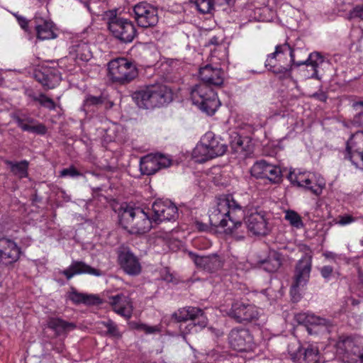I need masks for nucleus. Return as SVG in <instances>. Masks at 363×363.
Instances as JSON below:
<instances>
[{
    "instance_id": "obj_54",
    "label": "nucleus",
    "mask_w": 363,
    "mask_h": 363,
    "mask_svg": "<svg viewBox=\"0 0 363 363\" xmlns=\"http://www.w3.org/2000/svg\"><path fill=\"white\" fill-rule=\"evenodd\" d=\"M310 97L321 102H326L328 98L327 93L323 91L322 90H319L318 91L313 93L310 96Z\"/></svg>"
},
{
    "instance_id": "obj_8",
    "label": "nucleus",
    "mask_w": 363,
    "mask_h": 363,
    "mask_svg": "<svg viewBox=\"0 0 363 363\" xmlns=\"http://www.w3.org/2000/svg\"><path fill=\"white\" fill-rule=\"evenodd\" d=\"M344 159L356 168L363 170V130L350 135L342 152Z\"/></svg>"
},
{
    "instance_id": "obj_2",
    "label": "nucleus",
    "mask_w": 363,
    "mask_h": 363,
    "mask_svg": "<svg viewBox=\"0 0 363 363\" xmlns=\"http://www.w3.org/2000/svg\"><path fill=\"white\" fill-rule=\"evenodd\" d=\"M303 52L306 54V52L303 50V49L299 48H294L289 44V50L279 53L277 55V60L281 64H286L289 65L290 72L291 71L293 66H311L313 72L311 76V78L317 80H321L322 77L319 74L318 68L324 63L327 62L325 57L320 52H313L310 53L306 60H297V54Z\"/></svg>"
},
{
    "instance_id": "obj_13",
    "label": "nucleus",
    "mask_w": 363,
    "mask_h": 363,
    "mask_svg": "<svg viewBox=\"0 0 363 363\" xmlns=\"http://www.w3.org/2000/svg\"><path fill=\"white\" fill-rule=\"evenodd\" d=\"M228 315L237 323H249L258 318L259 312L257 308L253 304L235 301L228 311Z\"/></svg>"
},
{
    "instance_id": "obj_20",
    "label": "nucleus",
    "mask_w": 363,
    "mask_h": 363,
    "mask_svg": "<svg viewBox=\"0 0 363 363\" xmlns=\"http://www.w3.org/2000/svg\"><path fill=\"white\" fill-rule=\"evenodd\" d=\"M21 254V248L12 240L0 238V262L4 265H11L16 262Z\"/></svg>"
},
{
    "instance_id": "obj_39",
    "label": "nucleus",
    "mask_w": 363,
    "mask_h": 363,
    "mask_svg": "<svg viewBox=\"0 0 363 363\" xmlns=\"http://www.w3.org/2000/svg\"><path fill=\"white\" fill-rule=\"evenodd\" d=\"M282 177L281 168L277 165L270 164L263 179L268 181L270 184H278L282 182Z\"/></svg>"
},
{
    "instance_id": "obj_55",
    "label": "nucleus",
    "mask_w": 363,
    "mask_h": 363,
    "mask_svg": "<svg viewBox=\"0 0 363 363\" xmlns=\"http://www.w3.org/2000/svg\"><path fill=\"white\" fill-rule=\"evenodd\" d=\"M135 328L144 330L147 334L154 333L157 330L156 327L148 326L143 323L137 324Z\"/></svg>"
},
{
    "instance_id": "obj_57",
    "label": "nucleus",
    "mask_w": 363,
    "mask_h": 363,
    "mask_svg": "<svg viewBox=\"0 0 363 363\" xmlns=\"http://www.w3.org/2000/svg\"><path fill=\"white\" fill-rule=\"evenodd\" d=\"M303 50L306 52V54H304L303 52L297 54V57H296L297 60H306L307 58V57L310 55V54H308V55L307 54V51L306 50Z\"/></svg>"
},
{
    "instance_id": "obj_16",
    "label": "nucleus",
    "mask_w": 363,
    "mask_h": 363,
    "mask_svg": "<svg viewBox=\"0 0 363 363\" xmlns=\"http://www.w3.org/2000/svg\"><path fill=\"white\" fill-rule=\"evenodd\" d=\"M69 55L78 65L89 62L93 57L90 43L80 37L74 38L71 41Z\"/></svg>"
},
{
    "instance_id": "obj_36",
    "label": "nucleus",
    "mask_w": 363,
    "mask_h": 363,
    "mask_svg": "<svg viewBox=\"0 0 363 363\" xmlns=\"http://www.w3.org/2000/svg\"><path fill=\"white\" fill-rule=\"evenodd\" d=\"M259 267L264 271L274 273L277 272L281 265V259L280 255L278 253H273L267 257V259L259 262Z\"/></svg>"
},
{
    "instance_id": "obj_49",
    "label": "nucleus",
    "mask_w": 363,
    "mask_h": 363,
    "mask_svg": "<svg viewBox=\"0 0 363 363\" xmlns=\"http://www.w3.org/2000/svg\"><path fill=\"white\" fill-rule=\"evenodd\" d=\"M193 245L198 249L206 250L211 246V242L204 237H199L194 240Z\"/></svg>"
},
{
    "instance_id": "obj_32",
    "label": "nucleus",
    "mask_w": 363,
    "mask_h": 363,
    "mask_svg": "<svg viewBox=\"0 0 363 363\" xmlns=\"http://www.w3.org/2000/svg\"><path fill=\"white\" fill-rule=\"evenodd\" d=\"M68 298L77 305L84 303L88 306H94L101 303V299L99 296L78 292L74 288L68 294Z\"/></svg>"
},
{
    "instance_id": "obj_1",
    "label": "nucleus",
    "mask_w": 363,
    "mask_h": 363,
    "mask_svg": "<svg viewBox=\"0 0 363 363\" xmlns=\"http://www.w3.org/2000/svg\"><path fill=\"white\" fill-rule=\"evenodd\" d=\"M245 205L236 200L232 194L218 199L217 207L210 216L212 225L225 228L227 233L238 235L242 227V220L247 231L255 236H266L271 232L267 212L259 207H252L245 214Z\"/></svg>"
},
{
    "instance_id": "obj_26",
    "label": "nucleus",
    "mask_w": 363,
    "mask_h": 363,
    "mask_svg": "<svg viewBox=\"0 0 363 363\" xmlns=\"http://www.w3.org/2000/svg\"><path fill=\"white\" fill-rule=\"evenodd\" d=\"M152 85V108L161 107L172 101V90L166 85L157 84Z\"/></svg>"
},
{
    "instance_id": "obj_58",
    "label": "nucleus",
    "mask_w": 363,
    "mask_h": 363,
    "mask_svg": "<svg viewBox=\"0 0 363 363\" xmlns=\"http://www.w3.org/2000/svg\"><path fill=\"white\" fill-rule=\"evenodd\" d=\"M324 256L326 258L333 259L335 257V254L331 252H328L324 254Z\"/></svg>"
},
{
    "instance_id": "obj_38",
    "label": "nucleus",
    "mask_w": 363,
    "mask_h": 363,
    "mask_svg": "<svg viewBox=\"0 0 363 363\" xmlns=\"http://www.w3.org/2000/svg\"><path fill=\"white\" fill-rule=\"evenodd\" d=\"M104 103V98L102 96H95L88 94L83 101L82 108L86 113L95 112Z\"/></svg>"
},
{
    "instance_id": "obj_33",
    "label": "nucleus",
    "mask_w": 363,
    "mask_h": 363,
    "mask_svg": "<svg viewBox=\"0 0 363 363\" xmlns=\"http://www.w3.org/2000/svg\"><path fill=\"white\" fill-rule=\"evenodd\" d=\"M336 347L337 351L343 354L348 359L355 350H358V346L355 345L351 336H340L336 343Z\"/></svg>"
},
{
    "instance_id": "obj_60",
    "label": "nucleus",
    "mask_w": 363,
    "mask_h": 363,
    "mask_svg": "<svg viewBox=\"0 0 363 363\" xmlns=\"http://www.w3.org/2000/svg\"><path fill=\"white\" fill-rule=\"evenodd\" d=\"M211 43L214 44L215 43L214 42H216V40L211 39Z\"/></svg>"
},
{
    "instance_id": "obj_3",
    "label": "nucleus",
    "mask_w": 363,
    "mask_h": 363,
    "mask_svg": "<svg viewBox=\"0 0 363 363\" xmlns=\"http://www.w3.org/2000/svg\"><path fill=\"white\" fill-rule=\"evenodd\" d=\"M228 146L220 138L208 131L201 138L193 151V157L196 162L204 163L211 159L223 155Z\"/></svg>"
},
{
    "instance_id": "obj_25",
    "label": "nucleus",
    "mask_w": 363,
    "mask_h": 363,
    "mask_svg": "<svg viewBox=\"0 0 363 363\" xmlns=\"http://www.w3.org/2000/svg\"><path fill=\"white\" fill-rule=\"evenodd\" d=\"M109 303L112 306L114 312L124 317L126 319H130L133 313V306L130 298L123 294H118L115 296L109 297Z\"/></svg>"
},
{
    "instance_id": "obj_28",
    "label": "nucleus",
    "mask_w": 363,
    "mask_h": 363,
    "mask_svg": "<svg viewBox=\"0 0 363 363\" xmlns=\"http://www.w3.org/2000/svg\"><path fill=\"white\" fill-rule=\"evenodd\" d=\"M13 119L17 123L22 130L35 133L40 135H44L48 131V128L43 123H38L35 125H30L35 122V120L31 117H26L22 118L20 116L14 114Z\"/></svg>"
},
{
    "instance_id": "obj_21",
    "label": "nucleus",
    "mask_w": 363,
    "mask_h": 363,
    "mask_svg": "<svg viewBox=\"0 0 363 363\" xmlns=\"http://www.w3.org/2000/svg\"><path fill=\"white\" fill-rule=\"evenodd\" d=\"M199 83H205L211 87H220L224 82V72L218 67H213L211 65L201 67L199 69Z\"/></svg>"
},
{
    "instance_id": "obj_44",
    "label": "nucleus",
    "mask_w": 363,
    "mask_h": 363,
    "mask_svg": "<svg viewBox=\"0 0 363 363\" xmlns=\"http://www.w3.org/2000/svg\"><path fill=\"white\" fill-rule=\"evenodd\" d=\"M352 107L357 112L352 119V124L357 127L363 128V101H355Z\"/></svg>"
},
{
    "instance_id": "obj_43",
    "label": "nucleus",
    "mask_w": 363,
    "mask_h": 363,
    "mask_svg": "<svg viewBox=\"0 0 363 363\" xmlns=\"http://www.w3.org/2000/svg\"><path fill=\"white\" fill-rule=\"evenodd\" d=\"M33 101L38 102L40 105L50 111H54L56 108L55 102L50 97L47 96L45 94L40 93L38 96L35 94L30 95Z\"/></svg>"
},
{
    "instance_id": "obj_56",
    "label": "nucleus",
    "mask_w": 363,
    "mask_h": 363,
    "mask_svg": "<svg viewBox=\"0 0 363 363\" xmlns=\"http://www.w3.org/2000/svg\"><path fill=\"white\" fill-rule=\"evenodd\" d=\"M354 218L351 215H345L340 217L339 223L342 225L350 224L354 221Z\"/></svg>"
},
{
    "instance_id": "obj_30",
    "label": "nucleus",
    "mask_w": 363,
    "mask_h": 363,
    "mask_svg": "<svg viewBox=\"0 0 363 363\" xmlns=\"http://www.w3.org/2000/svg\"><path fill=\"white\" fill-rule=\"evenodd\" d=\"M136 208L125 203L121 206L118 211L119 224L124 229H130L136 215Z\"/></svg>"
},
{
    "instance_id": "obj_22",
    "label": "nucleus",
    "mask_w": 363,
    "mask_h": 363,
    "mask_svg": "<svg viewBox=\"0 0 363 363\" xmlns=\"http://www.w3.org/2000/svg\"><path fill=\"white\" fill-rule=\"evenodd\" d=\"M155 221L152 219V213L150 210L145 211L140 207L136 208V215L130 229L133 233L144 234L147 233L152 228Z\"/></svg>"
},
{
    "instance_id": "obj_15",
    "label": "nucleus",
    "mask_w": 363,
    "mask_h": 363,
    "mask_svg": "<svg viewBox=\"0 0 363 363\" xmlns=\"http://www.w3.org/2000/svg\"><path fill=\"white\" fill-rule=\"evenodd\" d=\"M289 50V43L277 45L274 52L269 54L264 62L265 67L279 78H286L290 76V68L286 64H281L277 60V55Z\"/></svg>"
},
{
    "instance_id": "obj_52",
    "label": "nucleus",
    "mask_w": 363,
    "mask_h": 363,
    "mask_svg": "<svg viewBox=\"0 0 363 363\" xmlns=\"http://www.w3.org/2000/svg\"><path fill=\"white\" fill-rule=\"evenodd\" d=\"M320 273L323 278L328 280L333 273V267L329 265H325L320 269Z\"/></svg>"
},
{
    "instance_id": "obj_48",
    "label": "nucleus",
    "mask_w": 363,
    "mask_h": 363,
    "mask_svg": "<svg viewBox=\"0 0 363 363\" xmlns=\"http://www.w3.org/2000/svg\"><path fill=\"white\" fill-rule=\"evenodd\" d=\"M79 176H82V173L73 165L68 168L63 169L60 172V177H69L74 178Z\"/></svg>"
},
{
    "instance_id": "obj_41",
    "label": "nucleus",
    "mask_w": 363,
    "mask_h": 363,
    "mask_svg": "<svg viewBox=\"0 0 363 363\" xmlns=\"http://www.w3.org/2000/svg\"><path fill=\"white\" fill-rule=\"evenodd\" d=\"M195 262L196 264H203L205 268L209 270H216L220 267V262L217 257L212 258L207 257H197Z\"/></svg>"
},
{
    "instance_id": "obj_6",
    "label": "nucleus",
    "mask_w": 363,
    "mask_h": 363,
    "mask_svg": "<svg viewBox=\"0 0 363 363\" xmlns=\"http://www.w3.org/2000/svg\"><path fill=\"white\" fill-rule=\"evenodd\" d=\"M108 28L112 35L123 43H131L137 31L131 21L121 17L116 10H110L106 13Z\"/></svg>"
},
{
    "instance_id": "obj_18",
    "label": "nucleus",
    "mask_w": 363,
    "mask_h": 363,
    "mask_svg": "<svg viewBox=\"0 0 363 363\" xmlns=\"http://www.w3.org/2000/svg\"><path fill=\"white\" fill-rule=\"evenodd\" d=\"M118 262L123 271L130 276H138L141 273L142 266L139 259L128 248L118 252Z\"/></svg>"
},
{
    "instance_id": "obj_46",
    "label": "nucleus",
    "mask_w": 363,
    "mask_h": 363,
    "mask_svg": "<svg viewBox=\"0 0 363 363\" xmlns=\"http://www.w3.org/2000/svg\"><path fill=\"white\" fill-rule=\"evenodd\" d=\"M101 324L107 329L106 335L114 337H120L121 336L117 325L113 320L103 321Z\"/></svg>"
},
{
    "instance_id": "obj_4",
    "label": "nucleus",
    "mask_w": 363,
    "mask_h": 363,
    "mask_svg": "<svg viewBox=\"0 0 363 363\" xmlns=\"http://www.w3.org/2000/svg\"><path fill=\"white\" fill-rule=\"evenodd\" d=\"M190 97L194 105L209 116L213 115L220 105L216 90L205 83L193 86Z\"/></svg>"
},
{
    "instance_id": "obj_53",
    "label": "nucleus",
    "mask_w": 363,
    "mask_h": 363,
    "mask_svg": "<svg viewBox=\"0 0 363 363\" xmlns=\"http://www.w3.org/2000/svg\"><path fill=\"white\" fill-rule=\"evenodd\" d=\"M349 360L354 363H363V352L360 351L358 347V350H355L349 358Z\"/></svg>"
},
{
    "instance_id": "obj_9",
    "label": "nucleus",
    "mask_w": 363,
    "mask_h": 363,
    "mask_svg": "<svg viewBox=\"0 0 363 363\" xmlns=\"http://www.w3.org/2000/svg\"><path fill=\"white\" fill-rule=\"evenodd\" d=\"M30 26L33 28L36 38L39 40H52L57 37V28L54 22L40 13H36L30 20Z\"/></svg>"
},
{
    "instance_id": "obj_35",
    "label": "nucleus",
    "mask_w": 363,
    "mask_h": 363,
    "mask_svg": "<svg viewBox=\"0 0 363 363\" xmlns=\"http://www.w3.org/2000/svg\"><path fill=\"white\" fill-rule=\"evenodd\" d=\"M231 0H194V2L201 13H211L216 6L228 5Z\"/></svg>"
},
{
    "instance_id": "obj_11",
    "label": "nucleus",
    "mask_w": 363,
    "mask_h": 363,
    "mask_svg": "<svg viewBox=\"0 0 363 363\" xmlns=\"http://www.w3.org/2000/svg\"><path fill=\"white\" fill-rule=\"evenodd\" d=\"M172 162L170 158L161 153L147 155L140 159V170L143 174L152 175L170 167Z\"/></svg>"
},
{
    "instance_id": "obj_19",
    "label": "nucleus",
    "mask_w": 363,
    "mask_h": 363,
    "mask_svg": "<svg viewBox=\"0 0 363 363\" xmlns=\"http://www.w3.org/2000/svg\"><path fill=\"white\" fill-rule=\"evenodd\" d=\"M313 256L305 253L295 265L293 282L297 285L306 286L308 282L312 269Z\"/></svg>"
},
{
    "instance_id": "obj_7",
    "label": "nucleus",
    "mask_w": 363,
    "mask_h": 363,
    "mask_svg": "<svg viewBox=\"0 0 363 363\" xmlns=\"http://www.w3.org/2000/svg\"><path fill=\"white\" fill-rule=\"evenodd\" d=\"M138 74V69L133 62L125 57H117L108 63V76L110 79L119 84L132 82Z\"/></svg>"
},
{
    "instance_id": "obj_42",
    "label": "nucleus",
    "mask_w": 363,
    "mask_h": 363,
    "mask_svg": "<svg viewBox=\"0 0 363 363\" xmlns=\"http://www.w3.org/2000/svg\"><path fill=\"white\" fill-rule=\"evenodd\" d=\"M284 218L290 225L297 229L304 227L301 216L294 210H287L285 211Z\"/></svg>"
},
{
    "instance_id": "obj_45",
    "label": "nucleus",
    "mask_w": 363,
    "mask_h": 363,
    "mask_svg": "<svg viewBox=\"0 0 363 363\" xmlns=\"http://www.w3.org/2000/svg\"><path fill=\"white\" fill-rule=\"evenodd\" d=\"M350 19H358L361 24L360 28L363 31V3L357 4L349 13Z\"/></svg>"
},
{
    "instance_id": "obj_27",
    "label": "nucleus",
    "mask_w": 363,
    "mask_h": 363,
    "mask_svg": "<svg viewBox=\"0 0 363 363\" xmlns=\"http://www.w3.org/2000/svg\"><path fill=\"white\" fill-rule=\"evenodd\" d=\"M319 354L317 346L308 345L306 347H300L293 354L292 359L296 363H316L319 359Z\"/></svg>"
},
{
    "instance_id": "obj_37",
    "label": "nucleus",
    "mask_w": 363,
    "mask_h": 363,
    "mask_svg": "<svg viewBox=\"0 0 363 363\" xmlns=\"http://www.w3.org/2000/svg\"><path fill=\"white\" fill-rule=\"evenodd\" d=\"M4 163L7 166H9L11 172L19 178L23 179L28 177L29 162L27 160H23L20 162H14L7 160Z\"/></svg>"
},
{
    "instance_id": "obj_40",
    "label": "nucleus",
    "mask_w": 363,
    "mask_h": 363,
    "mask_svg": "<svg viewBox=\"0 0 363 363\" xmlns=\"http://www.w3.org/2000/svg\"><path fill=\"white\" fill-rule=\"evenodd\" d=\"M270 163L262 160L257 161L251 167V175L257 179H263L267 174Z\"/></svg>"
},
{
    "instance_id": "obj_59",
    "label": "nucleus",
    "mask_w": 363,
    "mask_h": 363,
    "mask_svg": "<svg viewBox=\"0 0 363 363\" xmlns=\"http://www.w3.org/2000/svg\"><path fill=\"white\" fill-rule=\"evenodd\" d=\"M211 43L214 44L215 43L214 42H216V40L211 39Z\"/></svg>"
},
{
    "instance_id": "obj_12",
    "label": "nucleus",
    "mask_w": 363,
    "mask_h": 363,
    "mask_svg": "<svg viewBox=\"0 0 363 363\" xmlns=\"http://www.w3.org/2000/svg\"><path fill=\"white\" fill-rule=\"evenodd\" d=\"M135 19L138 26L150 28L156 26L158 22L157 10L147 2H140L133 7Z\"/></svg>"
},
{
    "instance_id": "obj_47",
    "label": "nucleus",
    "mask_w": 363,
    "mask_h": 363,
    "mask_svg": "<svg viewBox=\"0 0 363 363\" xmlns=\"http://www.w3.org/2000/svg\"><path fill=\"white\" fill-rule=\"evenodd\" d=\"M247 138L243 139L240 135H236L230 142L231 148L234 152H238L246 150L244 142Z\"/></svg>"
},
{
    "instance_id": "obj_24",
    "label": "nucleus",
    "mask_w": 363,
    "mask_h": 363,
    "mask_svg": "<svg viewBox=\"0 0 363 363\" xmlns=\"http://www.w3.org/2000/svg\"><path fill=\"white\" fill-rule=\"evenodd\" d=\"M61 274L64 275L67 280L71 279L74 276L87 274L95 277H101L102 271L94 268L82 261H73L68 268L64 269Z\"/></svg>"
},
{
    "instance_id": "obj_34",
    "label": "nucleus",
    "mask_w": 363,
    "mask_h": 363,
    "mask_svg": "<svg viewBox=\"0 0 363 363\" xmlns=\"http://www.w3.org/2000/svg\"><path fill=\"white\" fill-rule=\"evenodd\" d=\"M294 320L298 325H303L306 326L309 333H311L308 328L309 325H323L325 322V320L323 318H320V317L313 314L306 313H300L296 314L294 316Z\"/></svg>"
},
{
    "instance_id": "obj_29",
    "label": "nucleus",
    "mask_w": 363,
    "mask_h": 363,
    "mask_svg": "<svg viewBox=\"0 0 363 363\" xmlns=\"http://www.w3.org/2000/svg\"><path fill=\"white\" fill-rule=\"evenodd\" d=\"M152 85L140 87L132 94V99L136 105L144 109H151L152 108Z\"/></svg>"
},
{
    "instance_id": "obj_10",
    "label": "nucleus",
    "mask_w": 363,
    "mask_h": 363,
    "mask_svg": "<svg viewBox=\"0 0 363 363\" xmlns=\"http://www.w3.org/2000/svg\"><path fill=\"white\" fill-rule=\"evenodd\" d=\"M152 219L157 225L164 221H175L178 216V208L169 200H156L152 205Z\"/></svg>"
},
{
    "instance_id": "obj_14",
    "label": "nucleus",
    "mask_w": 363,
    "mask_h": 363,
    "mask_svg": "<svg viewBox=\"0 0 363 363\" xmlns=\"http://www.w3.org/2000/svg\"><path fill=\"white\" fill-rule=\"evenodd\" d=\"M288 179L293 185L303 187L316 196L322 193L323 186L320 183H318L314 174L310 172L291 171Z\"/></svg>"
},
{
    "instance_id": "obj_31",
    "label": "nucleus",
    "mask_w": 363,
    "mask_h": 363,
    "mask_svg": "<svg viewBox=\"0 0 363 363\" xmlns=\"http://www.w3.org/2000/svg\"><path fill=\"white\" fill-rule=\"evenodd\" d=\"M48 327L55 332L56 336H60L74 329L76 325L60 318L51 317L48 320Z\"/></svg>"
},
{
    "instance_id": "obj_50",
    "label": "nucleus",
    "mask_w": 363,
    "mask_h": 363,
    "mask_svg": "<svg viewBox=\"0 0 363 363\" xmlns=\"http://www.w3.org/2000/svg\"><path fill=\"white\" fill-rule=\"evenodd\" d=\"M301 286H304L303 285H297L296 283L292 282L290 289V294L291 296V299L294 302H298L301 298V294L299 291V289Z\"/></svg>"
},
{
    "instance_id": "obj_23",
    "label": "nucleus",
    "mask_w": 363,
    "mask_h": 363,
    "mask_svg": "<svg viewBox=\"0 0 363 363\" xmlns=\"http://www.w3.org/2000/svg\"><path fill=\"white\" fill-rule=\"evenodd\" d=\"M34 77L45 89H52L61 82V74L55 68H43L42 70H36Z\"/></svg>"
},
{
    "instance_id": "obj_5",
    "label": "nucleus",
    "mask_w": 363,
    "mask_h": 363,
    "mask_svg": "<svg viewBox=\"0 0 363 363\" xmlns=\"http://www.w3.org/2000/svg\"><path fill=\"white\" fill-rule=\"evenodd\" d=\"M173 317L177 322L182 323L180 330L184 334L197 333L207 325L203 311L196 307L180 308L174 313Z\"/></svg>"
},
{
    "instance_id": "obj_17",
    "label": "nucleus",
    "mask_w": 363,
    "mask_h": 363,
    "mask_svg": "<svg viewBox=\"0 0 363 363\" xmlns=\"http://www.w3.org/2000/svg\"><path fill=\"white\" fill-rule=\"evenodd\" d=\"M228 339L231 347L239 352L252 350L254 345L249 330L241 327L232 329Z\"/></svg>"
},
{
    "instance_id": "obj_51",
    "label": "nucleus",
    "mask_w": 363,
    "mask_h": 363,
    "mask_svg": "<svg viewBox=\"0 0 363 363\" xmlns=\"http://www.w3.org/2000/svg\"><path fill=\"white\" fill-rule=\"evenodd\" d=\"M15 17L16 21L20 26V27L26 32H28L29 30V23H30V21H28L26 17L15 14Z\"/></svg>"
}]
</instances>
